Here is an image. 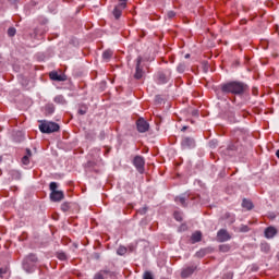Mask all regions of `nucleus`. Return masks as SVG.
<instances>
[{"label": "nucleus", "mask_w": 279, "mask_h": 279, "mask_svg": "<svg viewBox=\"0 0 279 279\" xmlns=\"http://www.w3.org/2000/svg\"><path fill=\"white\" fill-rule=\"evenodd\" d=\"M220 90L225 95H245L250 90V86L241 81H231L222 83Z\"/></svg>", "instance_id": "nucleus-1"}, {"label": "nucleus", "mask_w": 279, "mask_h": 279, "mask_svg": "<svg viewBox=\"0 0 279 279\" xmlns=\"http://www.w3.org/2000/svg\"><path fill=\"white\" fill-rule=\"evenodd\" d=\"M39 130L43 134H53V132H59L60 124L45 120L39 125Z\"/></svg>", "instance_id": "nucleus-2"}, {"label": "nucleus", "mask_w": 279, "mask_h": 279, "mask_svg": "<svg viewBox=\"0 0 279 279\" xmlns=\"http://www.w3.org/2000/svg\"><path fill=\"white\" fill-rule=\"evenodd\" d=\"M37 263H38V257L36 256V254H29L23 260V269L27 271V274H32Z\"/></svg>", "instance_id": "nucleus-3"}, {"label": "nucleus", "mask_w": 279, "mask_h": 279, "mask_svg": "<svg viewBox=\"0 0 279 279\" xmlns=\"http://www.w3.org/2000/svg\"><path fill=\"white\" fill-rule=\"evenodd\" d=\"M49 189L51 191L50 193L51 202H62V199H64V192L58 191V183L51 182L49 185Z\"/></svg>", "instance_id": "nucleus-4"}, {"label": "nucleus", "mask_w": 279, "mask_h": 279, "mask_svg": "<svg viewBox=\"0 0 279 279\" xmlns=\"http://www.w3.org/2000/svg\"><path fill=\"white\" fill-rule=\"evenodd\" d=\"M133 166L138 173H145V157L137 155L133 159Z\"/></svg>", "instance_id": "nucleus-5"}, {"label": "nucleus", "mask_w": 279, "mask_h": 279, "mask_svg": "<svg viewBox=\"0 0 279 279\" xmlns=\"http://www.w3.org/2000/svg\"><path fill=\"white\" fill-rule=\"evenodd\" d=\"M232 239V235H230V232L226 229H220L217 232V241L218 243H226V241H230Z\"/></svg>", "instance_id": "nucleus-6"}, {"label": "nucleus", "mask_w": 279, "mask_h": 279, "mask_svg": "<svg viewBox=\"0 0 279 279\" xmlns=\"http://www.w3.org/2000/svg\"><path fill=\"white\" fill-rule=\"evenodd\" d=\"M136 128H137V131L141 132L142 134L145 132H148L149 131V122L143 118H140L136 121Z\"/></svg>", "instance_id": "nucleus-7"}, {"label": "nucleus", "mask_w": 279, "mask_h": 279, "mask_svg": "<svg viewBox=\"0 0 279 279\" xmlns=\"http://www.w3.org/2000/svg\"><path fill=\"white\" fill-rule=\"evenodd\" d=\"M181 146L182 149H193L195 147V140L193 137H183Z\"/></svg>", "instance_id": "nucleus-8"}, {"label": "nucleus", "mask_w": 279, "mask_h": 279, "mask_svg": "<svg viewBox=\"0 0 279 279\" xmlns=\"http://www.w3.org/2000/svg\"><path fill=\"white\" fill-rule=\"evenodd\" d=\"M190 195L189 194H181L180 196H177L174 198V202L177 204H180V206H183V208H186L189 206V199H190Z\"/></svg>", "instance_id": "nucleus-9"}, {"label": "nucleus", "mask_w": 279, "mask_h": 279, "mask_svg": "<svg viewBox=\"0 0 279 279\" xmlns=\"http://www.w3.org/2000/svg\"><path fill=\"white\" fill-rule=\"evenodd\" d=\"M141 62H143V58L138 57L136 59V68H135V80H142L143 78V68H141Z\"/></svg>", "instance_id": "nucleus-10"}, {"label": "nucleus", "mask_w": 279, "mask_h": 279, "mask_svg": "<svg viewBox=\"0 0 279 279\" xmlns=\"http://www.w3.org/2000/svg\"><path fill=\"white\" fill-rule=\"evenodd\" d=\"M195 269H197V266L185 267L181 271V278H189L190 276H193V274H195Z\"/></svg>", "instance_id": "nucleus-11"}, {"label": "nucleus", "mask_w": 279, "mask_h": 279, "mask_svg": "<svg viewBox=\"0 0 279 279\" xmlns=\"http://www.w3.org/2000/svg\"><path fill=\"white\" fill-rule=\"evenodd\" d=\"M50 80H53V82H65L66 76L58 74V72H50L49 74Z\"/></svg>", "instance_id": "nucleus-12"}, {"label": "nucleus", "mask_w": 279, "mask_h": 279, "mask_svg": "<svg viewBox=\"0 0 279 279\" xmlns=\"http://www.w3.org/2000/svg\"><path fill=\"white\" fill-rule=\"evenodd\" d=\"M276 234H278V230H276V228H274V227L266 228V230H265L266 239H274V236H276Z\"/></svg>", "instance_id": "nucleus-13"}, {"label": "nucleus", "mask_w": 279, "mask_h": 279, "mask_svg": "<svg viewBox=\"0 0 279 279\" xmlns=\"http://www.w3.org/2000/svg\"><path fill=\"white\" fill-rule=\"evenodd\" d=\"M211 250L210 247L207 248H201L198 252L195 253L196 258H204L206 254H210Z\"/></svg>", "instance_id": "nucleus-14"}, {"label": "nucleus", "mask_w": 279, "mask_h": 279, "mask_svg": "<svg viewBox=\"0 0 279 279\" xmlns=\"http://www.w3.org/2000/svg\"><path fill=\"white\" fill-rule=\"evenodd\" d=\"M191 241L193 244L199 243L202 241V231H195L191 236Z\"/></svg>", "instance_id": "nucleus-15"}, {"label": "nucleus", "mask_w": 279, "mask_h": 279, "mask_svg": "<svg viewBox=\"0 0 279 279\" xmlns=\"http://www.w3.org/2000/svg\"><path fill=\"white\" fill-rule=\"evenodd\" d=\"M242 207L246 208V210H252L254 208V204L252 203V201L244 198L242 202Z\"/></svg>", "instance_id": "nucleus-16"}, {"label": "nucleus", "mask_w": 279, "mask_h": 279, "mask_svg": "<svg viewBox=\"0 0 279 279\" xmlns=\"http://www.w3.org/2000/svg\"><path fill=\"white\" fill-rule=\"evenodd\" d=\"M108 274H110L109 270H100L94 276V279H106V276H108Z\"/></svg>", "instance_id": "nucleus-17"}, {"label": "nucleus", "mask_w": 279, "mask_h": 279, "mask_svg": "<svg viewBox=\"0 0 279 279\" xmlns=\"http://www.w3.org/2000/svg\"><path fill=\"white\" fill-rule=\"evenodd\" d=\"M122 10L123 9H121V7H119V4L114 7V9H113L114 19H117V20L121 19Z\"/></svg>", "instance_id": "nucleus-18"}, {"label": "nucleus", "mask_w": 279, "mask_h": 279, "mask_svg": "<svg viewBox=\"0 0 279 279\" xmlns=\"http://www.w3.org/2000/svg\"><path fill=\"white\" fill-rule=\"evenodd\" d=\"M54 104H60L61 106H64V104H66V100L64 99V96L58 95L54 97Z\"/></svg>", "instance_id": "nucleus-19"}, {"label": "nucleus", "mask_w": 279, "mask_h": 279, "mask_svg": "<svg viewBox=\"0 0 279 279\" xmlns=\"http://www.w3.org/2000/svg\"><path fill=\"white\" fill-rule=\"evenodd\" d=\"M223 219H226L228 223H234L235 221L234 215L230 213L225 214Z\"/></svg>", "instance_id": "nucleus-20"}, {"label": "nucleus", "mask_w": 279, "mask_h": 279, "mask_svg": "<svg viewBox=\"0 0 279 279\" xmlns=\"http://www.w3.org/2000/svg\"><path fill=\"white\" fill-rule=\"evenodd\" d=\"M112 56H113L112 50H105V51L102 52V58H104V60H106L107 62H108V60H110V58H112Z\"/></svg>", "instance_id": "nucleus-21"}, {"label": "nucleus", "mask_w": 279, "mask_h": 279, "mask_svg": "<svg viewBox=\"0 0 279 279\" xmlns=\"http://www.w3.org/2000/svg\"><path fill=\"white\" fill-rule=\"evenodd\" d=\"M231 246L230 244H221L219 245V252H222L223 254L230 252Z\"/></svg>", "instance_id": "nucleus-22"}, {"label": "nucleus", "mask_w": 279, "mask_h": 279, "mask_svg": "<svg viewBox=\"0 0 279 279\" xmlns=\"http://www.w3.org/2000/svg\"><path fill=\"white\" fill-rule=\"evenodd\" d=\"M178 73H184L186 71V63H179L177 66Z\"/></svg>", "instance_id": "nucleus-23"}, {"label": "nucleus", "mask_w": 279, "mask_h": 279, "mask_svg": "<svg viewBox=\"0 0 279 279\" xmlns=\"http://www.w3.org/2000/svg\"><path fill=\"white\" fill-rule=\"evenodd\" d=\"M53 112H56V107H53V105H47L46 106V113L47 114H53Z\"/></svg>", "instance_id": "nucleus-24"}, {"label": "nucleus", "mask_w": 279, "mask_h": 279, "mask_svg": "<svg viewBox=\"0 0 279 279\" xmlns=\"http://www.w3.org/2000/svg\"><path fill=\"white\" fill-rule=\"evenodd\" d=\"M61 210H62L63 213H69V210H71V204H69V203H63V204L61 205Z\"/></svg>", "instance_id": "nucleus-25"}, {"label": "nucleus", "mask_w": 279, "mask_h": 279, "mask_svg": "<svg viewBox=\"0 0 279 279\" xmlns=\"http://www.w3.org/2000/svg\"><path fill=\"white\" fill-rule=\"evenodd\" d=\"M128 253V248H125V246H120L119 248H118V251H117V254L119 255V256H123V255H125Z\"/></svg>", "instance_id": "nucleus-26"}, {"label": "nucleus", "mask_w": 279, "mask_h": 279, "mask_svg": "<svg viewBox=\"0 0 279 279\" xmlns=\"http://www.w3.org/2000/svg\"><path fill=\"white\" fill-rule=\"evenodd\" d=\"M8 36H10L11 38L14 37V36H16V28L10 27V28L8 29Z\"/></svg>", "instance_id": "nucleus-27"}, {"label": "nucleus", "mask_w": 279, "mask_h": 279, "mask_svg": "<svg viewBox=\"0 0 279 279\" xmlns=\"http://www.w3.org/2000/svg\"><path fill=\"white\" fill-rule=\"evenodd\" d=\"M57 257L59 258V260H66V253H64V252H59L58 254H57Z\"/></svg>", "instance_id": "nucleus-28"}, {"label": "nucleus", "mask_w": 279, "mask_h": 279, "mask_svg": "<svg viewBox=\"0 0 279 279\" xmlns=\"http://www.w3.org/2000/svg\"><path fill=\"white\" fill-rule=\"evenodd\" d=\"M173 216L177 221H182V214L180 211H174Z\"/></svg>", "instance_id": "nucleus-29"}, {"label": "nucleus", "mask_w": 279, "mask_h": 279, "mask_svg": "<svg viewBox=\"0 0 279 279\" xmlns=\"http://www.w3.org/2000/svg\"><path fill=\"white\" fill-rule=\"evenodd\" d=\"M119 1H120L119 8H121V9L128 8V0H119Z\"/></svg>", "instance_id": "nucleus-30"}, {"label": "nucleus", "mask_w": 279, "mask_h": 279, "mask_svg": "<svg viewBox=\"0 0 279 279\" xmlns=\"http://www.w3.org/2000/svg\"><path fill=\"white\" fill-rule=\"evenodd\" d=\"M240 232H250V227H247L246 225H242L240 227Z\"/></svg>", "instance_id": "nucleus-31"}, {"label": "nucleus", "mask_w": 279, "mask_h": 279, "mask_svg": "<svg viewBox=\"0 0 279 279\" xmlns=\"http://www.w3.org/2000/svg\"><path fill=\"white\" fill-rule=\"evenodd\" d=\"M143 279H154V276L149 271H145Z\"/></svg>", "instance_id": "nucleus-32"}, {"label": "nucleus", "mask_w": 279, "mask_h": 279, "mask_svg": "<svg viewBox=\"0 0 279 279\" xmlns=\"http://www.w3.org/2000/svg\"><path fill=\"white\" fill-rule=\"evenodd\" d=\"M22 163L25 165V166L29 165V156H24L22 158Z\"/></svg>", "instance_id": "nucleus-33"}, {"label": "nucleus", "mask_w": 279, "mask_h": 279, "mask_svg": "<svg viewBox=\"0 0 279 279\" xmlns=\"http://www.w3.org/2000/svg\"><path fill=\"white\" fill-rule=\"evenodd\" d=\"M234 278V275L232 272H227L222 276V279H232Z\"/></svg>", "instance_id": "nucleus-34"}, {"label": "nucleus", "mask_w": 279, "mask_h": 279, "mask_svg": "<svg viewBox=\"0 0 279 279\" xmlns=\"http://www.w3.org/2000/svg\"><path fill=\"white\" fill-rule=\"evenodd\" d=\"M159 80L162 82V84H167V76L165 74H159Z\"/></svg>", "instance_id": "nucleus-35"}, {"label": "nucleus", "mask_w": 279, "mask_h": 279, "mask_svg": "<svg viewBox=\"0 0 279 279\" xmlns=\"http://www.w3.org/2000/svg\"><path fill=\"white\" fill-rule=\"evenodd\" d=\"M167 16H168L169 19H174V16H175V11H168Z\"/></svg>", "instance_id": "nucleus-36"}, {"label": "nucleus", "mask_w": 279, "mask_h": 279, "mask_svg": "<svg viewBox=\"0 0 279 279\" xmlns=\"http://www.w3.org/2000/svg\"><path fill=\"white\" fill-rule=\"evenodd\" d=\"M209 147H211L213 149H215V147H217V141H211V142H209Z\"/></svg>", "instance_id": "nucleus-37"}, {"label": "nucleus", "mask_w": 279, "mask_h": 279, "mask_svg": "<svg viewBox=\"0 0 279 279\" xmlns=\"http://www.w3.org/2000/svg\"><path fill=\"white\" fill-rule=\"evenodd\" d=\"M140 215H145L147 213V207H143L138 210Z\"/></svg>", "instance_id": "nucleus-38"}, {"label": "nucleus", "mask_w": 279, "mask_h": 279, "mask_svg": "<svg viewBox=\"0 0 279 279\" xmlns=\"http://www.w3.org/2000/svg\"><path fill=\"white\" fill-rule=\"evenodd\" d=\"M8 270L5 268H0V278H3V274H7Z\"/></svg>", "instance_id": "nucleus-39"}, {"label": "nucleus", "mask_w": 279, "mask_h": 279, "mask_svg": "<svg viewBox=\"0 0 279 279\" xmlns=\"http://www.w3.org/2000/svg\"><path fill=\"white\" fill-rule=\"evenodd\" d=\"M78 114H86V109H78Z\"/></svg>", "instance_id": "nucleus-40"}, {"label": "nucleus", "mask_w": 279, "mask_h": 279, "mask_svg": "<svg viewBox=\"0 0 279 279\" xmlns=\"http://www.w3.org/2000/svg\"><path fill=\"white\" fill-rule=\"evenodd\" d=\"M25 156H28V158L32 156V150L29 148L26 149V155Z\"/></svg>", "instance_id": "nucleus-41"}, {"label": "nucleus", "mask_w": 279, "mask_h": 279, "mask_svg": "<svg viewBox=\"0 0 279 279\" xmlns=\"http://www.w3.org/2000/svg\"><path fill=\"white\" fill-rule=\"evenodd\" d=\"M265 252H269V245L265 244L264 247H262Z\"/></svg>", "instance_id": "nucleus-42"}, {"label": "nucleus", "mask_w": 279, "mask_h": 279, "mask_svg": "<svg viewBox=\"0 0 279 279\" xmlns=\"http://www.w3.org/2000/svg\"><path fill=\"white\" fill-rule=\"evenodd\" d=\"M189 58H191V54H190V53H186V54H185V59H189Z\"/></svg>", "instance_id": "nucleus-43"}, {"label": "nucleus", "mask_w": 279, "mask_h": 279, "mask_svg": "<svg viewBox=\"0 0 279 279\" xmlns=\"http://www.w3.org/2000/svg\"><path fill=\"white\" fill-rule=\"evenodd\" d=\"M185 130H186V126H183V128H182V132H185Z\"/></svg>", "instance_id": "nucleus-44"}, {"label": "nucleus", "mask_w": 279, "mask_h": 279, "mask_svg": "<svg viewBox=\"0 0 279 279\" xmlns=\"http://www.w3.org/2000/svg\"><path fill=\"white\" fill-rule=\"evenodd\" d=\"M1 160H2V158H1V156H0V162H1Z\"/></svg>", "instance_id": "nucleus-45"}]
</instances>
